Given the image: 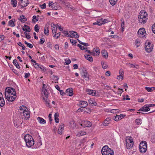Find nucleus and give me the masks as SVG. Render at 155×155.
Segmentation results:
<instances>
[{
    "label": "nucleus",
    "instance_id": "obj_3",
    "mask_svg": "<svg viewBox=\"0 0 155 155\" xmlns=\"http://www.w3.org/2000/svg\"><path fill=\"white\" fill-rule=\"evenodd\" d=\"M147 150V143L145 141H141L139 145V150L142 153H145Z\"/></svg>",
    "mask_w": 155,
    "mask_h": 155
},
{
    "label": "nucleus",
    "instance_id": "obj_15",
    "mask_svg": "<svg viewBox=\"0 0 155 155\" xmlns=\"http://www.w3.org/2000/svg\"><path fill=\"white\" fill-rule=\"evenodd\" d=\"M51 7L53 10H57L59 9L61 7L59 5L58 3L55 2L52 4Z\"/></svg>",
    "mask_w": 155,
    "mask_h": 155
},
{
    "label": "nucleus",
    "instance_id": "obj_11",
    "mask_svg": "<svg viewBox=\"0 0 155 155\" xmlns=\"http://www.w3.org/2000/svg\"><path fill=\"white\" fill-rule=\"evenodd\" d=\"M150 109L148 107V104L145 105L143 107L141 108L138 111H141L144 112L148 111L150 110Z\"/></svg>",
    "mask_w": 155,
    "mask_h": 155
},
{
    "label": "nucleus",
    "instance_id": "obj_44",
    "mask_svg": "<svg viewBox=\"0 0 155 155\" xmlns=\"http://www.w3.org/2000/svg\"><path fill=\"white\" fill-rule=\"evenodd\" d=\"M126 146L127 147V148L130 149V148H132L133 147V143H130L128 142H126Z\"/></svg>",
    "mask_w": 155,
    "mask_h": 155
},
{
    "label": "nucleus",
    "instance_id": "obj_45",
    "mask_svg": "<svg viewBox=\"0 0 155 155\" xmlns=\"http://www.w3.org/2000/svg\"><path fill=\"white\" fill-rule=\"evenodd\" d=\"M101 64L102 68L104 69H106L108 67V65L107 64L104 62H101Z\"/></svg>",
    "mask_w": 155,
    "mask_h": 155
},
{
    "label": "nucleus",
    "instance_id": "obj_31",
    "mask_svg": "<svg viewBox=\"0 0 155 155\" xmlns=\"http://www.w3.org/2000/svg\"><path fill=\"white\" fill-rule=\"evenodd\" d=\"M64 126L63 125H60L58 132V134H62V130L64 129Z\"/></svg>",
    "mask_w": 155,
    "mask_h": 155
},
{
    "label": "nucleus",
    "instance_id": "obj_25",
    "mask_svg": "<svg viewBox=\"0 0 155 155\" xmlns=\"http://www.w3.org/2000/svg\"><path fill=\"white\" fill-rule=\"evenodd\" d=\"M79 103L80 104V105L82 106H81L82 107L85 108L88 105L87 103L85 101H80Z\"/></svg>",
    "mask_w": 155,
    "mask_h": 155
},
{
    "label": "nucleus",
    "instance_id": "obj_54",
    "mask_svg": "<svg viewBox=\"0 0 155 155\" xmlns=\"http://www.w3.org/2000/svg\"><path fill=\"white\" fill-rule=\"evenodd\" d=\"M130 64V67L131 68H137V66H137V65H135V64H132L131 63H130L129 64Z\"/></svg>",
    "mask_w": 155,
    "mask_h": 155
},
{
    "label": "nucleus",
    "instance_id": "obj_4",
    "mask_svg": "<svg viewBox=\"0 0 155 155\" xmlns=\"http://www.w3.org/2000/svg\"><path fill=\"white\" fill-rule=\"evenodd\" d=\"M145 49L146 52L150 53L153 49V45L151 42L146 41L145 44Z\"/></svg>",
    "mask_w": 155,
    "mask_h": 155
},
{
    "label": "nucleus",
    "instance_id": "obj_10",
    "mask_svg": "<svg viewBox=\"0 0 155 155\" xmlns=\"http://www.w3.org/2000/svg\"><path fill=\"white\" fill-rule=\"evenodd\" d=\"M91 123L88 121H84L81 125L83 127H91L92 125Z\"/></svg>",
    "mask_w": 155,
    "mask_h": 155
},
{
    "label": "nucleus",
    "instance_id": "obj_26",
    "mask_svg": "<svg viewBox=\"0 0 155 155\" xmlns=\"http://www.w3.org/2000/svg\"><path fill=\"white\" fill-rule=\"evenodd\" d=\"M70 127L74 129L76 127L75 121L74 120L71 121L69 122Z\"/></svg>",
    "mask_w": 155,
    "mask_h": 155
},
{
    "label": "nucleus",
    "instance_id": "obj_2",
    "mask_svg": "<svg viewBox=\"0 0 155 155\" xmlns=\"http://www.w3.org/2000/svg\"><path fill=\"white\" fill-rule=\"evenodd\" d=\"M25 140L26 142V146L30 147L34 145L35 143L34 140L32 137L29 134L25 135L24 137Z\"/></svg>",
    "mask_w": 155,
    "mask_h": 155
},
{
    "label": "nucleus",
    "instance_id": "obj_1",
    "mask_svg": "<svg viewBox=\"0 0 155 155\" xmlns=\"http://www.w3.org/2000/svg\"><path fill=\"white\" fill-rule=\"evenodd\" d=\"M148 18L147 13L144 11H141L138 17V21L142 24H145L147 22Z\"/></svg>",
    "mask_w": 155,
    "mask_h": 155
},
{
    "label": "nucleus",
    "instance_id": "obj_46",
    "mask_svg": "<svg viewBox=\"0 0 155 155\" xmlns=\"http://www.w3.org/2000/svg\"><path fill=\"white\" fill-rule=\"evenodd\" d=\"M135 45L137 46V48L138 47L140 46V41L138 39H137L135 42Z\"/></svg>",
    "mask_w": 155,
    "mask_h": 155
},
{
    "label": "nucleus",
    "instance_id": "obj_42",
    "mask_svg": "<svg viewBox=\"0 0 155 155\" xmlns=\"http://www.w3.org/2000/svg\"><path fill=\"white\" fill-rule=\"evenodd\" d=\"M136 124L138 125H140L142 124V120L141 119H137L135 120Z\"/></svg>",
    "mask_w": 155,
    "mask_h": 155
},
{
    "label": "nucleus",
    "instance_id": "obj_29",
    "mask_svg": "<svg viewBox=\"0 0 155 155\" xmlns=\"http://www.w3.org/2000/svg\"><path fill=\"white\" fill-rule=\"evenodd\" d=\"M51 27L53 35L55 33H56L57 31V28L56 26H55V25L54 24H53V26L51 25Z\"/></svg>",
    "mask_w": 155,
    "mask_h": 155
},
{
    "label": "nucleus",
    "instance_id": "obj_53",
    "mask_svg": "<svg viewBox=\"0 0 155 155\" xmlns=\"http://www.w3.org/2000/svg\"><path fill=\"white\" fill-rule=\"evenodd\" d=\"M24 34L25 35V38H26L27 39H29L31 38V36L29 35V33H27L26 32H24Z\"/></svg>",
    "mask_w": 155,
    "mask_h": 155
},
{
    "label": "nucleus",
    "instance_id": "obj_33",
    "mask_svg": "<svg viewBox=\"0 0 155 155\" xmlns=\"http://www.w3.org/2000/svg\"><path fill=\"white\" fill-rule=\"evenodd\" d=\"M13 64L16 66V67L18 69H19L20 67L16 59H14L13 61Z\"/></svg>",
    "mask_w": 155,
    "mask_h": 155
},
{
    "label": "nucleus",
    "instance_id": "obj_58",
    "mask_svg": "<svg viewBox=\"0 0 155 155\" xmlns=\"http://www.w3.org/2000/svg\"><path fill=\"white\" fill-rule=\"evenodd\" d=\"M45 42V40L43 38H41L39 41V43L41 44H43Z\"/></svg>",
    "mask_w": 155,
    "mask_h": 155
},
{
    "label": "nucleus",
    "instance_id": "obj_12",
    "mask_svg": "<svg viewBox=\"0 0 155 155\" xmlns=\"http://www.w3.org/2000/svg\"><path fill=\"white\" fill-rule=\"evenodd\" d=\"M106 151H105L102 153V155H114V152L113 150L111 149H108Z\"/></svg>",
    "mask_w": 155,
    "mask_h": 155
},
{
    "label": "nucleus",
    "instance_id": "obj_14",
    "mask_svg": "<svg viewBox=\"0 0 155 155\" xmlns=\"http://www.w3.org/2000/svg\"><path fill=\"white\" fill-rule=\"evenodd\" d=\"M82 76L84 77V78H87V79H86V80L90 79L88 72L85 70L83 71Z\"/></svg>",
    "mask_w": 155,
    "mask_h": 155
},
{
    "label": "nucleus",
    "instance_id": "obj_21",
    "mask_svg": "<svg viewBox=\"0 0 155 155\" xmlns=\"http://www.w3.org/2000/svg\"><path fill=\"white\" fill-rule=\"evenodd\" d=\"M15 19H12L9 21L8 22V25L12 27H13L15 26Z\"/></svg>",
    "mask_w": 155,
    "mask_h": 155
},
{
    "label": "nucleus",
    "instance_id": "obj_43",
    "mask_svg": "<svg viewBox=\"0 0 155 155\" xmlns=\"http://www.w3.org/2000/svg\"><path fill=\"white\" fill-rule=\"evenodd\" d=\"M117 1V0H109V2L111 5L112 6H114L116 4Z\"/></svg>",
    "mask_w": 155,
    "mask_h": 155
},
{
    "label": "nucleus",
    "instance_id": "obj_16",
    "mask_svg": "<svg viewBox=\"0 0 155 155\" xmlns=\"http://www.w3.org/2000/svg\"><path fill=\"white\" fill-rule=\"evenodd\" d=\"M5 104V101L3 98L2 93L0 92V106L3 107Z\"/></svg>",
    "mask_w": 155,
    "mask_h": 155
},
{
    "label": "nucleus",
    "instance_id": "obj_47",
    "mask_svg": "<svg viewBox=\"0 0 155 155\" xmlns=\"http://www.w3.org/2000/svg\"><path fill=\"white\" fill-rule=\"evenodd\" d=\"M61 35V33L58 32L57 33H55L54 35H53V37L55 38L56 39L58 38L59 37H60Z\"/></svg>",
    "mask_w": 155,
    "mask_h": 155
},
{
    "label": "nucleus",
    "instance_id": "obj_62",
    "mask_svg": "<svg viewBox=\"0 0 155 155\" xmlns=\"http://www.w3.org/2000/svg\"><path fill=\"white\" fill-rule=\"evenodd\" d=\"M25 75L24 76V77L25 78H27L28 77L30 76V74L28 72L27 73H25Z\"/></svg>",
    "mask_w": 155,
    "mask_h": 155
},
{
    "label": "nucleus",
    "instance_id": "obj_22",
    "mask_svg": "<svg viewBox=\"0 0 155 155\" xmlns=\"http://www.w3.org/2000/svg\"><path fill=\"white\" fill-rule=\"evenodd\" d=\"M89 104H92V105L96 106L97 105V103L94 99H90L88 100Z\"/></svg>",
    "mask_w": 155,
    "mask_h": 155
},
{
    "label": "nucleus",
    "instance_id": "obj_9",
    "mask_svg": "<svg viewBox=\"0 0 155 155\" xmlns=\"http://www.w3.org/2000/svg\"><path fill=\"white\" fill-rule=\"evenodd\" d=\"M100 53V51L98 48H94L91 52V55L94 56L98 55Z\"/></svg>",
    "mask_w": 155,
    "mask_h": 155
},
{
    "label": "nucleus",
    "instance_id": "obj_40",
    "mask_svg": "<svg viewBox=\"0 0 155 155\" xmlns=\"http://www.w3.org/2000/svg\"><path fill=\"white\" fill-rule=\"evenodd\" d=\"M119 74H120V76L121 79V80L123 79V76L124 74V71L123 69H120V70Z\"/></svg>",
    "mask_w": 155,
    "mask_h": 155
},
{
    "label": "nucleus",
    "instance_id": "obj_37",
    "mask_svg": "<svg viewBox=\"0 0 155 155\" xmlns=\"http://www.w3.org/2000/svg\"><path fill=\"white\" fill-rule=\"evenodd\" d=\"M17 2L16 0H11V4L14 7H15L17 6Z\"/></svg>",
    "mask_w": 155,
    "mask_h": 155
},
{
    "label": "nucleus",
    "instance_id": "obj_41",
    "mask_svg": "<svg viewBox=\"0 0 155 155\" xmlns=\"http://www.w3.org/2000/svg\"><path fill=\"white\" fill-rule=\"evenodd\" d=\"M86 134V133L85 132L80 131L77 134V135L79 137L85 135Z\"/></svg>",
    "mask_w": 155,
    "mask_h": 155
},
{
    "label": "nucleus",
    "instance_id": "obj_30",
    "mask_svg": "<svg viewBox=\"0 0 155 155\" xmlns=\"http://www.w3.org/2000/svg\"><path fill=\"white\" fill-rule=\"evenodd\" d=\"M145 89L148 92H151L155 89V87H145Z\"/></svg>",
    "mask_w": 155,
    "mask_h": 155
},
{
    "label": "nucleus",
    "instance_id": "obj_23",
    "mask_svg": "<svg viewBox=\"0 0 155 155\" xmlns=\"http://www.w3.org/2000/svg\"><path fill=\"white\" fill-rule=\"evenodd\" d=\"M22 30L25 31V32H30V27L27 25H24L22 28Z\"/></svg>",
    "mask_w": 155,
    "mask_h": 155
},
{
    "label": "nucleus",
    "instance_id": "obj_8",
    "mask_svg": "<svg viewBox=\"0 0 155 155\" xmlns=\"http://www.w3.org/2000/svg\"><path fill=\"white\" fill-rule=\"evenodd\" d=\"M138 33L139 35V37L143 38L144 37L145 34H146V31L144 28H140L138 31Z\"/></svg>",
    "mask_w": 155,
    "mask_h": 155
},
{
    "label": "nucleus",
    "instance_id": "obj_28",
    "mask_svg": "<svg viewBox=\"0 0 155 155\" xmlns=\"http://www.w3.org/2000/svg\"><path fill=\"white\" fill-rule=\"evenodd\" d=\"M37 119L40 124H45L46 123V121L41 117H38Z\"/></svg>",
    "mask_w": 155,
    "mask_h": 155
},
{
    "label": "nucleus",
    "instance_id": "obj_63",
    "mask_svg": "<svg viewBox=\"0 0 155 155\" xmlns=\"http://www.w3.org/2000/svg\"><path fill=\"white\" fill-rule=\"evenodd\" d=\"M21 16L22 17V18L23 20H22V22L23 23H24L26 21H27V18L26 17H25L24 15H22Z\"/></svg>",
    "mask_w": 155,
    "mask_h": 155
},
{
    "label": "nucleus",
    "instance_id": "obj_17",
    "mask_svg": "<svg viewBox=\"0 0 155 155\" xmlns=\"http://www.w3.org/2000/svg\"><path fill=\"white\" fill-rule=\"evenodd\" d=\"M28 0H20L18 3V5L22 4L24 6H27L29 4Z\"/></svg>",
    "mask_w": 155,
    "mask_h": 155
},
{
    "label": "nucleus",
    "instance_id": "obj_50",
    "mask_svg": "<svg viewBox=\"0 0 155 155\" xmlns=\"http://www.w3.org/2000/svg\"><path fill=\"white\" fill-rule=\"evenodd\" d=\"M70 41L73 45H75V44L77 42L76 40L71 39H70Z\"/></svg>",
    "mask_w": 155,
    "mask_h": 155
},
{
    "label": "nucleus",
    "instance_id": "obj_60",
    "mask_svg": "<svg viewBox=\"0 0 155 155\" xmlns=\"http://www.w3.org/2000/svg\"><path fill=\"white\" fill-rule=\"evenodd\" d=\"M65 63H66V65H68L70 64L71 61L69 59L65 60Z\"/></svg>",
    "mask_w": 155,
    "mask_h": 155
},
{
    "label": "nucleus",
    "instance_id": "obj_39",
    "mask_svg": "<svg viewBox=\"0 0 155 155\" xmlns=\"http://www.w3.org/2000/svg\"><path fill=\"white\" fill-rule=\"evenodd\" d=\"M47 99L48 98H47L46 97V98H45L44 97H43V100H44L45 102V104L46 105V106L48 107H50V103L48 102V101Z\"/></svg>",
    "mask_w": 155,
    "mask_h": 155
},
{
    "label": "nucleus",
    "instance_id": "obj_35",
    "mask_svg": "<svg viewBox=\"0 0 155 155\" xmlns=\"http://www.w3.org/2000/svg\"><path fill=\"white\" fill-rule=\"evenodd\" d=\"M110 148H109L108 147V146H107V145H105V146H104L103 147V148H102L101 150V153H102L105 151H107V150H108V149H110Z\"/></svg>",
    "mask_w": 155,
    "mask_h": 155
},
{
    "label": "nucleus",
    "instance_id": "obj_48",
    "mask_svg": "<svg viewBox=\"0 0 155 155\" xmlns=\"http://www.w3.org/2000/svg\"><path fill=\"white\" fill-rule=\"evenodd\" d=\"M94 91H95L94 90L88 89L86 90V92L87 93V94L91 95H92L93 92Z\"/></svg>",
    "mask_w": 155,
    "mask_h": 155
},
{
    "label": "nucleus",
    "instance_id": "obj_13",
    "mask_svg": "<svg viewBox=\"0 0 155 155\" xmlns=\"http://www.w3.org/2000/svg\"><path fill=\"white\" fill-rule=\"evenodd\" d=\"M22 114L25 119L27 120L29 119L30 117V113L29 111L28 110H25V111H23Z\"/></svg>",
    "mask_w": 155,
    "mask_h": 155
},
{
    "label": "nucleus",
    "instance_id": "obj_51",
    "mask_svg": "<svg viewBox=\"0 0 155 155\" xmlns=\"http://www.w3.org/2000/svg\"><path fill=\"white\" fill-rule=\"evenodd\" d=\"M20 110H23V111H25V110H27L28 109H27V108L25 106H21L20 107Z\"/></svg>",
    "mask_w": 155,
    "mask_h": 155
},
{
    "label": "nucleus",
    "instance_id": "obj_7",
    "mask_svg": "<svg viewBox=\"0 0 155 155\" xmlns=\"http://www.w3.org/2000/svg\"><path fill=\"white\" fill-rule=\"evenodd\" d=\"M47 87L46 85L44 84H43L42 91L43 92L44 94L45 97L47 98H48L49 93L48 91V90H47Z\"/></svg>",
    "mask_w": 155,
    "mask_h": 155
},
{
    "label": "nucleus",
    "instance_id": "obj_27",
    "mask_svg": "<svg viewBox=\"0 0 155 155\" xmlns=\"http://www.w3.org/2000/svg\"><path fill=\"white\" fill-rule=\"evenodd\" d=\"M84 57L86 59L91 62L93 61V60L92 57L89 54H87L86 55H84Z\"/></svg>",
    "mask_w": 155,
    "mask_h": 155
},
{
    "label": "nucleus",
    "instance_id": "obj_20",
    "mask_svg": "<svg viewBox=\"0 0 155 155\" xmlns=\"http://www.w3.org/2000/svg\"><path fill=\"white\" fill-rule=\"evenodd\" d=\"M69 33L71 35H72V36L74 37L75 38H79V35L77 33L74 31H69Z\"/></svg>",
    "mask_w": 155,
    "mask_h": 155
},
{
    "label": "nucleus",
    "instance_id": "obj_38",
    "mask_svg": "<svg viewBox=\"0 0 155 155\" xmlns=\"http://www.w3.org/2000/svg\"><path fill=\"white\" fill-rule=\"evenodd\" d=\"M121 119H122L121 117L117 115L113 117V119L117 121H118L119 120H120Z\"/></svg>",
    "mask_w": 155,
    "mask_h": 155
},
{
    "label": "nucleus",
    "instance_id": "obj_55",
    "mask_svg": "<svg viewBox=\"0 0 155 155\" xmlns=\"http://www.w3.org/2000/svg\"><path fill=\"white\" fill-rule=\"evenodd\" d=\"M33 19H32V21L33 22L34 21V22H35L34 21V19L35 20V21H37L38 20V18L35 15H34L33 16Z\"/></svg>",
    "mask_w": 155,
    "mask_h": 155
},
{
    "label": "nucleus",
    "instance_id": "obj_18",
    "mask_svg": "<svg viewBox=\"0 0 155 155\" xmlns=\"http://www.w3.org/2000/svg\"><path fill=\"white\" fill-rule=\"evenodd\" d=\"M73 90L72 88L67 89L66 91V94L68 95L71 96L73 95Z\"/></svg>",
    "mask_w": 155,
    "mask_h": 155
},
{
    "label": "nucleus",
    "instance_id": "obj_5",
    "mask_svg": "<svg viewBox=\"0 0 155 155\" xmlns=\"http://www.w3.org/2000/svg\"><path fill=\"white\" fill-rule=\"evenodd\" d=\"M16 93L15 89L12 87H7L5 89V94H6V95H14Z\"/></svg>",
    "mask_w": 155,
    "mask_h": 155
},
{
    "label": "nucleus",
    "instance_id": "obj_61",
    "mask_svg": "<svg viewBox=\"0 0 155 155\" xmlns=\"http://www.w3.org/2000/svg\"><path fill=\"white\" fill-rule=\"evenodd\" d=\"M77 46L78 47L80 48V49L82 50H83L84 49H85L84 46H82L80 44H78L77 45Z\"/></svg>",
    "mask_w": 155,
    "mask_h": 155
},
{
    "label": "nucleus",
    "instance_id": "obj_6",
    "mask_svg": "<svg viewBox=\"0 0 155 155\" xmlns=\"http://www.w3.org/2000/svg\"><path fill=\"white\" fill-rule=\"evenodd\" d=\"M6 95L5 94V98L9 101L12 102L14 101L16 97V94L14 95Z\"/></svg>",
    "mask_w": 155,
    "mask_h": 155
},
{
    "label": "nucleus",
    "instance_id": "obj_56",
    "mask_svg": "<svg viewBox=\"0 0 155 155\" xmlns=\"http://www.w3.org/2000/svg\"><path fill=\"white\" fill-rule=\"evenodd\" d=\"M34 30L36 32H38L39 28L38 25H36L34 27Z\"/></svg>",
    "mask_w": 155,
    "mask_h": 155
},
{
    "label": "nucleus",
    "instance_id": "obj_32",
    "mask_svg": "<svg viewBox=\"0 0 155 155\" xmlns=\"http://www.w3.org/2000/svg\"><path fill=\"white\" fill-rule=\"evenodd\" d=\"M38 138L39 140L38 142L37 143V146H36V148H38L39 147L42 145L41 139L40 136H38Z\"/></svg>",
    "mask_w": 155,
    "mask_h": 155
},
{
    "label": "nucleus",
    "instance_id": "obj_52",
    "mask_svg": "<svg viewBox=\"0 0 155 155\" xmlns=\"http://www.w3.org/2000/svg\"><path fill=\"white\" fill-rule=\"evenodd\" d=\"M101 22L103 23V24H104L108 22V20L107 19H104L103 18H102L101 19Z\"/></svg>",
    "mask_w": 155,
    "mask_h": 155
},
{
    "label": "nucleus",
    "instance_id": "obj_34",
    "mask_svg": "<svg viewBox=\"0 0 155 155\" xmlns=\"http://www.w3.org/2000/svg\"><path fill=\"white\" fill-rule=\"evenodd\" d=\"M14 124L15 126V127H18L20 126V125L21 124L22 122H21V121H19V120L18 119V120L15 122V121H14Z\"/></svg>",
    "mask_w": 155,
    "mask_h": 155
},
{
    "label": "nucleus",
    "instance_id": "obj_59",
    "mask_svg": "<svg viewBox=\"0 0 155 155\" xmlns=\"http://www.w3.org/2000/svg\"><path fill=\"white\" fill-rule=\"evenodd\" d=\"M53 77L54 78H53V79L54 80V81H58L59 78L57 76L53 75Z\"/></svg>",
    "mask_w": 155,
    "mask_h": 155
},
{
    "label": "nucleus",
    "instance_id": "obj_64",
    "mask_svg": "<svg viewBox=\"0 0 155 155\" xmlns=\"http://www.w3.org/2000/svg\"><path fill=\"white\" fill-rule=\"evenodd\" d=\"M152 29L153 32L155 34V24H153L152 26Z\"/></svg>",
    "mask_w": 155,
    "mask_h": 155
},
{
    "label": "nucleus",
    "instance_id": "obj_19",
    "mask_svg": "<svg viewBox=\"0 0 155 155\" xmlns=\"http://www.w3.org/2000/svg\"><path fill=\"white\" fill-rule=\"evenodd\" d=\"M111 121V118L108 117L104 121L103 123V125L107 126L110 122Z\"/></svg>",
    "mask_w": 155,
    "mask_h": 155
},
{
    "label": "nucleus",
    "instance_id": "obj_36",
    "mask_svg": "<svg viewBox=\"0 0 155 155\" xmlns=\"http://www.w3.org/2000/svg\"><path fill=\"white\" fill-rule=\"evenodd\" d=\"M44 33L45 34L47 35H48V26L47 25H45V26Z\"/></svg>",
    "mask_w": 155,
    "mask_h": 155
},
{
    "label": "nucleus",
    "instance_id": "obj_57",
    "mask_svg": "<svg viewBox=\"0 0 155 155\" xmlns=\"http://www.w3.org/2000/svg\"><path fill=\"white\" fill-rule=\"evenodd\" d=\"M97 25L100 26L102 25V24H103V23L102 22H101V19H99L98 20H97Z\"/></svg>",
    "mask_w": 155,
    "mask_h": 155
},
{
    "label": "nucleus",
    "instance_id": "obj_24",
    "mask_svg": "<svg viewBox=\"0 0 155 155\" xmlns=\"http://www.w3.org/2000/svg\"><path fill=\"white\" fill-rule=\"evenodd\" d=\"M101 53L103 57L105 58H108L107 52L106 50H103L101 51Z\"/></svg>",
    "mask_w": 155,
    "mask_h": 155
},
{
    "label": "nucleus",
    "instance_id": "obj_49",
    "mask_svg": "<svg viewBox=\"0 0 155 155\" xmlns=\"http://www.w3.org/2000/svg\"><path fill=\"white\" fill-rule=\"evenodd\" d=\"M35 68H39L41 69L43 71H44V70H45L44 67L41 64H39L38 65V66H35Z\"/></svg>",
    "mask_w": 155,
    "mask_h": 155
}]
</instances>
